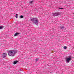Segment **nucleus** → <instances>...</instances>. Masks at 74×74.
<instances>
[{"label":"nucleus","instance_id":"6e6552de","mask_svg":"<svg viewBox=\"0 0 74 74\" xmlns=\"http://www.w3.org/2000/svg\"><path fill=\"white\" fill-rule=\"evenodd\" d=\"M60 29H62V30L63 29H65V27H64L63 26H62L61 27H60Z\"/></svg>","mask_w":74,"mask_h":74},{"label":"nucleus","instance_id":"dca6fc26","mask_svg":"<svg viewBox=\"0 0 74 74\" xmlns=\"http://www.w3.org/2000/svg\"><path fill=\"white\" fill-rule=\"evenodd\" d=\"M19 70H20V71H21V69H19Z\"/></svg>","mask_w":74,"mask_h":74},{"label":"nucleus","instance_id":"39448f33","mask_svg":"<svg viewBox=\"0 0 74 74\" xmlns=\"http://www.w3.org/2000/svg\"><path fill=\"white\" fill-rule=\"evenodd\" d=\"M20 33H16L14 34V36H17V35H19V34H20Z\"/></svg>","mask_w":74,"mask_h":74},{"label":"nucleus","instance_id":"f03ea898","mask_svg":"<svg viewBox=\"0 0 74 74\" xmlns=\"http://www.w3.org/2000/svg\"><path fill=\"white\" fill-rule=\"evenodd\" d=\"M31 21L33 22L35 25H36L37 26H38V21L37 19H36V18H32V19H31Z\"/></svg>","mask_w":74,"mask_h":74},{"label":"nucleus","instance_id":"f257e3e1","mask_svg":"<svg viewBox=\"0 0 74 74\" xmlns=\"http://www.w3.org/2000/svg\"><path fill=\"white\" fill-rule=\"evenodd\" d=\"M17 53V51L16 50H10L8 51V55L10 56H14Z\"/></svg>","mask_w":74,"mask_h":74},{"label":"nucleus","instance_id":"423d86ee","mask_svg":"<svg viewBox=\"0 0 74 74\" xmlns=\"http://www.w3.org/2000/svg\"><path fill=\"white\" fill-rule=\"evenodd\" d=\"M18 62V61H14L13 62L14 64H16Z\"/></svg>","mask_w":74,"mask_h":74},{"label":"nucleus","instance_id":"9b49d317","mask_svg":"<svg viewBox=\"0 0 74 74\" xmlns=\"http://www.w3.org/2000/svg\"><path fill=\"white\" fill-rule=\"evenodd\" d=\"M33 2V0L32 1H29L30 4H32V3Z\"/></svg>","mask_w":74,"mask_h":74},{"label":"nucleus","instance_id":"9d476101","mask_svg":"<svg viewBox=\"0 0 74 74\" xmlns=\"http://www.w3.org/2000/svg\"><path fill=\"white\" fill-rule=\"evenodd\" d=\"M39 59H38V58H36L35 59V62H37V61H38V60Z\"/></svg>","mask_w":74,"mask_h":74},{"label":"nucleus","instance_id":"4468645a","mask_svg":"<svg viewBox=\"0 0 74 74\" xmlns=\"http://www.w3.org/2000/svg\"><path fill=\"white\" fill-rule=\"evenodd\" d=\"M3 26H0V29H3Z\"/></svg>","mask_w":74,"mask_h":74},{"label":"nucleus","instance_id":"1a4fd4ad","mask_svg":"<svg viewBox=\"0 0 74 74\" xmlns=\"http://www.w3.org/2000/svg\"><path fill=\"white\" fill-rule=\"evenodd\" d=\"M20 18L21 19H22V18H23V16H22V15L20 16Z\"/></svg>","mask_w":74,"mask_h":74},{"label":"nucleus","instance_id":"0eeeda50","mask_svg":"<svg viewBox=\"0 0 74 74\" xmlns=\"http://www.w3.org/2000/svg\"><path fill=\"white\" fill-rule=\"evenodd\" d=\"M6 56H7V54H6V53H4L3 55V58H5V57H6Z\"/></svg>","mask_w":74,"mask_h":74},{"label":"nucleus","instance_id":"ddd939ff","mask_svg":"<svg viewBox=\"0 0 74 74\" xmlns=\"http://www.w3.org/2000/svg\"><path fill=\"white\" fill-rule=\"evenodd\" d=\"M15 17L16 18H18V14H16V15L15 16Z\"/></svg>","mask_w":74,"mask_h":74},{"label":"nucleus","instance_id":"f8f14e48","mask_svg":"<svg viewBox=\"0 0 74 74\" xmlns=\"http://www.w3.org/2000/svg\"><path fill=\"white\" fill-rule=\"evenodd\" d=\"M64 49H67V47L66 46H64Z\"/></svg>","mask_w":74,"mask_h":74},{"label":"nucleus","instance_id":"2eb2a0df","mask_svg":"<svg viewBox=\"0 0 74 74\" xmlns=\"http://www.w3.org/2000/svg\"><path fill=\"white\" fill-rule=\"evenodd\" d=\"M59 9H61V10H62L63 8H59Z\"/></svg>","mask_w":74,"mask_h":74},{"label":"nucleus","instance_id":"7ed1b4c3","mask_svg":"<svg viewBox=\"0 0 74 74\" xmlns=\"http://www.w3.org/2000/svg\"><path fill=\"white\" fill-rule=\"evenodd\" d=\"M71 56H69L66 58V61L67 63H69L70 61L71 60Z\"/></svg>","mask_w":74,"mask_h":74},{"label":"nucleus","instance_id":"20e7f679","mask_svg":"<svg viewBox=\"0 0 74 74\" xmlns=\"http://www.w3.org/2000/svg\"><path fill=\"white\" fill-rule=\"evenodd\" d=\"M60 14V13L59 12L55 13L53 14V16H56L59 15Z\"/></svg>","mask_w":74,"mask_h":74}]
</instances>
